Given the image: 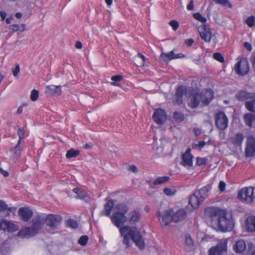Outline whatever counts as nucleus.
<instances>
[{
	"label": "nucleus",
	"mask_w": 255,
	"mask_h": 255,
	"mask_svg": "<svg viewBox=\"0 0 255 255\" xmlns=\"http://www.w3.org/2000/svg\"><path fill=\"white\" fill-rule=\"evenodd\" d=\"M215 124L221 130H224L228 126V119L223 112H219L215 115Z\"/></svg>",
	"instance_id": "nucleus-8"
},
{
	"label": "nucleus",
	"mask_w": 255,
	"mask_h": 255,
	"mask_svg": "<svg viewBox=\"0 0 255 255\" xmlns=\"http://www.w3.org/2000/svg\"><path fill=\"white\" fill-rule=\"evenodd\" d=\"M80 154V151L78 150H75L72 148L67 151L66 157L67 158H71L76 157Z\"/></svg>",
	"instance_id": "nucleus-31"
},
{
	"label": "nucleus",
	"mask_w": 255,
	"mask_h": 255,
	"mask_svg": "<svg viewBox=\"0 0 255 255\" xmlns=\"http://www.w3.org/2000/svg\"><path fill=\"white\" fill-rule=\"evenodd\" d=\"M169 25L172 27L173 30L176 31L179 27V23L175 20H172L169 22Z\"/></svg>",
	"instance_id": "nucleus-44"
},
{
	"label": "nucleus",
	"mask_w": 255,
	"mask_h": 255,
	"mask_svg": "<svg viewBox=\"0 0 255 255\" xmlns=\"http://www.w3.org/2000/svg\"><path fill=\"white\" fill-rule=\"evenodd\" d=\"M138 57L141 58L142 59V62L141 63V65L142 66H144V62L145 61V57L142 55L141 53H137Z\"/></svg>",
	"instance_id": "nucleus-52"
},
{
	"label": "nucleus",
	"mask_w": 255,
	"mask_h": 255,
	"mask_svg": "<svg viewBox=\"0 0 255 255\" xmlns=\"http://www.w3.org/2000/svg\"><path fill=\"white\" fill-rule=\"evenodd\" d=\"M173 213L172 209L167 210L162 213L158 212L156 213V216L160 221L162 226H167L172 221V214Z\"/></svg>",
	"instance_id": "nucleus-10"
},
{
	"label": "nucleus",
	"mask_w": 255,
	"mask_h": 255,
	"mask_svg": "<svg viewBox=\"0 0 255 255\" xmlns=\"http://www.w3.org/2000/svg\"><path fill=\"white\" fill-rule=\"evenodd\" d=\"M152 119L154 122L158 125L164 124L167 119L166 112L161 109L156 110L152 116Z\"/></svg>",
	"instance_id": "nucleus-14"
},
{
	"label": "nucleus",
	"mask_w": 255,
	"mask_h": 255,
	"mask_svg": "<svg viewBox=\"0 0 255 255\" xmlns=\"http://www.w3.org/2000/svg\"><path fill=\"white\" fill-rule=\"evenodd\" d=\"M213 96L214 92L211 89H208L201 93H195L190 99L189 106L192 109L197 108L200 103L203 106H207L212 101Z\"/></svg>",
	"instance_id": "nucleus-4"
},
{
	"label": "nucleus",
	"mask_w": 255,
	"mask_h": 255,
	"mask_svg": "<svg viewBox=\"0 0 255 255\" xmlns=\"http://www.w3.org/2000/svg\"><path fill=\"white\" fill-rule=\"evenodd\" d=\"M25 24H21L20 25H19V31L20 32H23L25 29Z\"/></svg>",
	"instance_id": "nucleus-61"
},
{
	"label": "nucleus",
	"mask_w": 255,
	"mask_h": 255,
	"mask_svg": "<svg viewBox=\"0 0 255 255\" xmlns=\"http://www.w3.org/2000/svg\"><path fill=\"white\" fill-rule=\"evenodd\" d=\"M206 163V160L205 158H201V157H197L196 158V164L198 165V166H202V165H205Z\"/></svg>",
	"instance_id": "nucleus-46"
},
{
	"label": "nucleus",
	"mask_w": 255,
	"mask_h": 255,
	"mask_svg": "<svg viewBox=\"0 0 255 255\" xmlns=\"http://www.w3.org/2000/svg\"><path fill=\"white\" fill-rule=\"evenodd\" d=\"M246 22L250 27H253L255 24V17L253 15L249 16L246 19Z\"/></svg>",
	"instance_id": "nucleus-39"
},
{
	"label": "nucleus",
	"mask_w": 255,
	"mask_h": 255,
	"mask_svg": "<svg viewBox=\"0 0 255 255\" xmlns=\"http://www.w3.org/2000/svg\"><path fill=\"white\" fill-rule=\"evenodd\" d=\"M207 213L214 219L218 218V227L223 232L231 231L234 228V224L231 219L226 218V213L224 210L216 208H208L205 210Z\"/></svg>",
	"instance_id": "nucleus-2"
},
{
	"label": "nucleus",
	"mask_w": 255,
	"mask_h": 255,
	"mask_svg": "<svg viewBox=\"0 0 255 255\" xmlns=\"http://www.w3.org/2000/svg\"><path fill=\"white\" fill-rule=\"evenodd\" d=\"M140 218V214L138 211H132L129 213L128 221L131 224L138 222Z\"/></svg>",
	"instance_id": "nucleus-28"
},
{
	"label": "nucleus",
	"mask_w": 255,
	"mask_h": 255,
	"mask_svg": "<svg viewBox=\"0 0 255 255\" xmlns=\"http://www.w3.org/2000/svg\"><path fill=\"white\" fill-rule=\"evenodd\" d=\"M39 92L36 90H32L30 94V99L32 101H35L38 98Z\"/></svg>",
	"instance_id": "nucleus-42"
},
{
	"label": "nucleus",
	"mask_w": 255,
	"mask_h": 255,
	"mask_svg": "<svg viewBox=\"0 0 255 255\" xmlns=\"http://www.w3.org/2000/svg\"><path fill=\"white\" fill-rule=\"evenodd\" d=\"M114 202L113 199L108 200L105 205L104 210L101 213V214L110 217L112 216L111 213L114 208Z\"/></svg>",
	"instance_id": "nucleus-21"
},
{
	"label": "nucleus",
	"mask_w": 255,
	"mask_h": 255,
	"mask_svg": "<svg viewBox=\"0 0 255 255\" xmlns=\"http://www.w3.org/2000/svg\"><path fill=\"white\" fill-rule=\"evenodd\" d=\"M88 239L89 238L87 236H82L79 238L78 243L82 246H85L87 244Z\"/></svg>",
	"instance_id": "nucleus-41"
},
{
	"label": "nucleus",
	"mask_w": 255,
	"mask_h": 255,
	"mask_svg": "<svg viewBox=\"0 0 255 255\" xmlns=\"http://www.w3.org/2000/svg\"><path fill=\"white\" fill-rule=\"evenodd\" d=\"M20 72V67L18 64H16L14 69H12V74L14 77H17Z\"/></svg>",
	"instance_id": "nucleus-47"
},
{
	"label": "nucleus",
	"mask_w": 255,
	"mask_h": 255,
	"mask_svg": "<svg viewBox=\"0 0 255 255\" xmlns=\"http://www.w3.org/2000/svg\"><path fill=\"white\" fill-rule=\"evenodd\" d=\"M238 62L234 66L236 73L241 76L247 75L250 70L249 62L246 58H238Z\"/></svg>",
	"instance_id": "nucleus-6"
},
{
	"label": "nucleus",
	"mask_w": 255,
	"mask_h": 255,
	"mask_svg": "<svg viewBox=\"0 0 255 255\" xmlns=\"http://www.w3.org/2000/svg\"><path fill=\"white\" fill-rule=\"evenodd\" d=\"M163 192L164 194H165L167 195H171L172 191L170 189L168 188H165L163 190Z\"/></svg>",
	"instance_id": "nucleus-58"
},
{
	"label": "nucleus",
	"mask_w": 255,
	"mask_h": 255,
	"mask_svg": "<svg viewBox=\"0 0 255 255\" xmlns=\"http://www.w3.org/2000/svg\"><path fill=\"white\" fill-rule=\"evenodd\" d=\"M225 187H226V183L224 181H221L220 182L219 185V190L221 192H223L225 191Z\"/></svg>",
	"instance_id": "nucleus-50"
},
{
	"label": "nucleus",
	"mask_w": 255,
	"mask_h": 255,
	"mask_svg": "<svg viewBox=\"0 0 255 255\" xmlns=\"http://www.w3.org/2000/svg\"><path fill=\"white\" fill-rule=\"evenodd\" d=\"M237 197L240 200H243L249 203L252 202L254 198V188L252 187L242 188L239 191Z\"/></svg>",
	"instance_id": "nucleus-7"
},
{
	"label": "nucleus",
	"mask_w": 255,
	"mask_h": 255,
	"mask_svg": "<svg viewBox=\"0 0 255 255\" xmlns=\"http://www.w3.org/2000/svg\"><path fill=\"white\" fill-rule=\"evenodd\" d=\"M62 221V217L59 215L50 214L46 216L45 223L50 228L55 229Z\"/></svg>",
	"instance_id": "nucleus-12"
},
{
	"label": "nucleus",
	"mask_w": 255,
	"mask_h": 255,
	"mask_svg": "<svg viewBox=\"0 0 255 255\" xmlns=\"http://www.w3.org/2000/svg\"><path fill=\"white\" fill-rule=\"evenodd\" d=\"M236 97L239 101H246L245 104L246 108L255 114V93L242 90L237 93Z\"/></svg>",
	"instance_id": "nucleus-5"
},
{
	"label": "nucleus",
	"mask_w": 255,
	"mask_h": 255,
	"mask_svg": "<svg viewBox=\"0 0 255 255\" xmlns=\"http://www.w3.org/2000/svg\"><path fill=\"white\" fill-rule=\"evenodd\" d=\"M246 249V244L244 240H241L236 242L234 250L236 253H243Z\"/></svg>",
	"instance_id": "nucleus-27"
},
{
	"label": "nucleus",
	"mask_w": 255,
	"mask_h": 255,
	"mask_svg": "<svg viewBox=\"0 0 255 255\" xmlns=\"http://www.w3.org/2000/svg\"><path fill=\"white\" fill-rule=\"evenodd\" d=\"M169 179V177L164 176L163 177H159L155 179L153 182L154 185H157L162 184L168 181Z\"/></svg>",
	"instance_id": "nucleus-30"
},
{
	"label": "nucleus",
	"mask_w": 255,
	"mask_h": 255,
	"mask_svg": "<svg viewBox=\"0 0 255 255\" xmlns=\"http://www.w3.org/2000/svg\"><path fill=\"white\" fill-rule=\"evenodd\" d=\"M206 144V142L203 140L198 141V145L200 148H203Z\"/></svg>",
	"instance_id": "nucleus-60"
},
{
	"label": "nucleus",
	"mask_w": 255,
	"mask_h": 255,
	"mask_svg": "<svg viewBox=\"0 0 255 255\" xmlns=\"http://www.w3.org/2000/svg\"><path fill=\"white\" fill-rule=\"evenodd\" d=\"M22 150V147L21 145V142H20V141H18L15 147L11 148L10 151L12 153V156L13 158L17 159L20 156Z\"/></svg>",
	"instance_id": "nucleus-24"
},
{
	"label": "nucleus",
	"mask_w": 255,
	"mask_h": 255,
	"mask_svg": "<svg viewBox=\"0 0 255 255\" xmlns=\"http://www.w3.org/2000/svg\"><path fill=\"white\" fill-rule=\"evenodd\" d=\"M250 61L252 65L253 69L255 70V54L251 57Z\"/></svg>",
	"instance_id": "nucleus-53"
},
{
	"label": "nucleus",
	"mask_w": 255,
	"mask_h": 255,
	"mask_svg": "<svg viewBox=\"0 0 255 255\" xmlns=\"http://www.w3.org/2000/svg\"><path fill=\"white\" fill-rule=\"evenodd\" d=\"M227 241L223 240L219 242L216 247H212L209 251V255H224L227 250Z\"/></svg>",
	"instance_id": "nucleus-9"
},
{
	"label": "nucleus",
	"mask_w": 255,
	"mask_h": 255,
	"mask_svg": "<svg viewBox=\"0 0 255 255\" xmlns=\"http://www.w3.org/2000/svg\"><path fill=\"white\" fill-rule=\"evenodd\" d=\"M9 29L13 32H17L19 30V25L17 24H12L9 26Z\"/></svg>",
	"instance_id": "nucleus-49"
},
{
	"label": "nucleus",
	"mask_w": 255,
	"mask_h": 255,
	"mask_svg": "<svg viewBox=\"0 0 255 255\" xmlns=\"http://www.w3.org/2000/svg\"><path fill=\"white\" fill-rule=\"evenodd\" d=\"M0 173L5 177H7L9 175L8 172L1 168H0Z\"/></svg>",
	"instance_id": "nucleus-57"
},
{
	"label": "nucleus",
	"mask_w": 255,
	"mask_h": 255,
	"mask_svg": "<svg viewBox=\"0 0 255 255\" xmlns=\"http://www.w3.org/2000/svg\"><path fill=\"white\" fill-rule=\"evenodd\" d=\"M194 42V40L192 38L188 39L186 40V41H185L186 44L189 46H192V44H193Z\"/></svg>",
	"instance_id": "nucleus-56"
},
{
	"label": "nucleus",
	"mask_w": 255,
	"mask_h": 255,
	"mask_svg": "<svg viewBox=\"0 0 255 255\" xmlns=\"http://www.w3.org/2000/svg\"><path fill=\"white\" fill-rule=\"evenodd\" d=\"M46 216L44 214H39L34 217L32 220V225L31 227H25L21 229L17 236L22 238H29L37 234L38 230L42 228L45 223Z\"/></svg>",
	"instance_id": "nucleus-3"
},
{
	"label": "nucleus",
	"mask_w": 255,
	"mask_h": 255,
	"mask_svg": "<svg viewBox=\"0 0 255 255\" xmlns=\"http://www.w3.org/2000/svg\"><path fill=\"white\" fill-rule=\"evenodd\" d=\"M17 134L19 137L18 141L21 142V140L25 138V130L23 128H19L17 131Z\"/></svg>",
	"instance_id": "nucleus-40"
},
{
	"label": "nucleus",
	"mask_w": 255,
	"mask_h": 255,
	"mask_svg": "<svg viewBox=\"0 0 255 255\" xmlns=\"http://www.w3.org/2000/svg\"><path fill=\"white\" fill-rule=\"evenodd\" d=\"M173 118L176 121L182 122L184 120V115L182 113L175 112L173 114Z\"/></svg>",
	"instance_id": "nucleus-36"
},
{
	"label": "nucleus",
	"mask_w": 255,
	"mask_h": 255,
	"mask_svg": "<svg viewBox=\"0 0 255 255\" xmlns=\"http://www.w3.org/2000/svg\"><path fill=\"white\" fill-rule=\"evenodd\" d=\"M213 57L215 60H216L220 62H223L224 61V58L222 55V54L220 53H218V52L215 53L213 54Z\"/></svg>",
	"instance_id": "nucleus-43"
},
{
	"label": "nucleus",
	"mask_w": 255,
	"mask_h": 255,
	"mask_svg": "<svg viewBox=\"0 0 255 255\" xmlns=\"http://www.w3.org/2000/svg\"><path fill=\"white\" fill-rule=\"evenodd\" d=\"M217 4L226 6L230 8L233 7L232 4L229 0H213Z\"/></svg>",
	"instance_id": "nucleus-32"
},
{
	"label": "nucleus",
	"mask_w": 255,
	"mask_h": 255,
	"mask_svg": "<svg viewBox=\"0 0 255 255\" xmlns=\"http://www.w3.org/2000/svg\"><path fill=\"white\" fill-rule=\"evenodd\" d=\"M185 243L186 244L189 246H191L193 245V241L190 236L186 235Z\"/></svg>",
	"instance_id": "nucleus-48"
},
{
	"label": "nucleus",
	"mask_w": 255,
	"mask_h": 255,
	"mask_svg": "<svg viewBox=\"0 0 255 255\" xmlns=\"http://www.w3.org/2000/svg\"><path fill=\"white\" fill-rule=\"evenodd\" d=\"M0 230L7 232H14L19 230L17 225L5 219L0 221Z\"/></svg>",
	"instance_id": "nucleus-13"
},
{
	"label": "nucleus",
	"mask_w": 255,
	"mask_h": 255,
	"mask_svg": "<svg viewBox=\"0 0 255 255\" xmlns=\"http://www.w3.org/2000/svg\"><path fill=\"white\" fill-rule=\"evenodd\" d=\"M194 8V1L193 0H190L189 3L187 6V9L189 10H192Z\"/></svg>",
	"instance_id": "nucleus-54"
},
{
	"label": "nucleus",
	"mask_w": 255,
	"mask_h": 255,
	"mask_svg": "<svg viewBox=\"0 0 255 255\" xmlns=\"http://www.w3.org/2000/svg\"><path fill=\"white\" fill-rule=\"evenodd\" d=\"M193 156L191 154V149L188 148L181 156L180 164L184 167H191L193 166Z\"/></svg>",
	"instance_id": "nucleus-11"
},
{
	"label": "nucleus",
	"mask_w": 255,
	"mask_h": 255,
	"mask_svg": "<svg viewBox=\"0 0 255 255\" xmlns=\"http://www.w3.org/2000/svg\"><path fill=\"white\" fill-rule=\"evenodd\" d=\"M246 156L247 157H252L255 155V142H251L249 143L245 149Z\"/></svg>",
	"instance_id": "nucleus-26"
},
{
	"label": "nucleus",
	"mask_w": 255,
	"mask_h": 255,
	"mask_svg": "<svg viewBox=\"0 0 255 255\" xmlns=\"http://www.w3.org/2000/svg\"><path fill=\"white\" fill-rule=\"evenodd\" d=\"M175 103L177 105H180L183 102V96H175Z\"/></svg>",
	"instance_id": "nucleus-51"
},
{
	"label": "nucleus",
	"mask_w": 255,
	"mask_h": 255,
	"mask_svg": "<svg viewBox=\"0 0 255 255\" xmlns=\"http://www.w3.org/2000/svg\"><path fill=\"white\" fill-rule=\"evenodd\" d=\"M186 216V212L185 210L180 209L172 215V221L174 222H178L184 219Z\"/></svg>",
	"instance_id": "nucleus-22"
},
{
	"label": "nucleus",
	"mask_w": 255,
	"mask_h": 255,
	"mask_svg": "<svg viewBox=\"0 0 255 255\" xmlns=\"http://www.w3.org/2000/svg\"><path fill=\"white\" fill-rule=\"evenodd\" d=\"M200 199V197L197 194H196V193L194 192L189 199V204L191 205L193 209H196L203 202V200Z\"/></svg>",
	"instance_id": "nucleus-20"
},
{
	"label": "nucleus",
	"mask_w": 255,
	"mask_h": 255,
	"mask_svg": "<svg viewBox=\"0 0 255 255\" xmlns=\"http://www.w3.org/2000/svg\"><path fill=\"white\" fill-rule=\"evenodd\" d=\"M22 111H23V106H20L18 108L16 113H17V114H20L22 112Z\"/></svg>",
	"instance_id": "nucleus-64"
},
{
	"label": "nucleus",
	"mask_w": 255,
	"mask_h": 255,
	"mask_svg": "<svg viewBox=\"0 0 255 255\" xmlns=\"http://www.w3.org/2000/svg\"><path fill=\"white\" fill-rule=\"evenodd\" d=\"M198 32L202 40L210 42L212 38V33L210 27L203 24L198 28Z\"/></svg>",
	"instance_id": "nucleus-15"
},
{
	"label": "nucleus",
	"mask_w": 255,
	"mask_h": 255,
	"mask_svg": "<svg viewBox=\"0 0 255 255\" xmlns=\"http://www.w3.org/2000/svg\"><path fill=\"white\" fill-rule=\"evenodd\" d=\"M128 211L125 204H118L114 207V213L110 216L112 223L118 228L121 237L123 238V244L128 249L132 242L140 250L145 248V240L135 227L124 226L128 221L126 215Z\"/></svg>",
	"instance_id": "nucleus-1"
},
{
	"label": "nucleus",
	"mask_w": 255,
	"mask_h": 255,
	"mask_svg": "<svg viewBox=\"0 0 255 255\" xmlns=\"http://www.w3.org/2000/svg\"><path fill=\"white\" fill-rule=\"evenodd\" d=\"M244 138L242 133H238L232 138V142L236 146H241Z\"/></svg>",
	"instance_id": "nucleus-29"
},
{
	"label": "nucleus",
	"mask_w": 255,
	"mask_h": 255,
	"mask_svg": "<svg viewBox=\"0 0 255 255\" xmlns=\"http://www.w3.org/2000/svg\"><path fill=\"white\" fill-rule=\"evenodd\" d=\"M184 92V89L183 86H179L176 91L175 96H183Z\"/></svg>",
	"instance_id": "nucleus-45"
},
{
	"label": "nucleus",
	"mask_w": 255,
	"mask_h": 255,
	"mask_svg": "<svg viewBox=\"0 0 255 255\" xmlns=\"http://www.w3.org/2000/svg\"><path fill=\"white\" fill-rule=\"evenodd\" d=\"M193 16L195 19L203 23H205L207 21L206 18L203 16L199 12L194 13Z\"/></svg>",
	"instance_id": "nucleus-38"
},
{
	"label": "nucleus",
	"mask_w": 255,
	"mask_h": 255,
	"mask_svg": "<svg viewBox=\"0 0 255 255\" xmlns=\"http://www.w3.org/2000/svg\"><path fill=\"white\" fill-rule=\"evenodd\" d=\"M66 227L72 229H76L78 227L77 221L74 219H69L66 221Z\"/></svg>",
	"instance_id": "nucleus-34"
},
{
	"label": "nucleus",
	"mask_w": 255,
	"mask_h": 255,
	"mask_svg": "<svg viewBox=\"0 0 255 255\" xmlns=\"http://www.w3.org/2000/svg\"><path fill=\"white\" fill-rule=\"evenodd\" d=\"M244 46L249 51H251L252 50V46L251 44L247 42L244 43Z\"/></svg>",
	"instance_id": "nucleus-55"
},
{
	"label": "nucleus",
	"mask_w": 255,
	"mask_h": 255,
	"mask_svg": "<svg viewBox=\"0 0 255 255\" xmlns=\"http://www.w3.org/2000/svg\"><path fill=\"white\" fill-rule=\"evenodd\" d=\"M129 170L131 171L132 172L134 173L137 172L138 171L137 168L134 165H132L129 166Z\"/></svg>",
	"instance_id": "nucleus-59"
},
{
	"label": "nucleus",
	"mask_w": 255,
	"mask_h": 255,
	"mask_svg": "<svg viewBox=\"0 0 255 255\" xmlns=\"http://www.w3.org/2000/svg\"><path fill=\"white\" fill-rule=\"evenodd\" d=\"M185 55L182 53L175 54L173 51L168 53H162L160 58L164 61L168 62L171 60L184 57Z\"/></svg>",
	"instance_id": "nucleus-17"
},
{
	"label": "nucleus",
	"mask_w": 255,
	"mask_h": 255,
	"mask_svg": "<svg viewBox=\"0 0 255 255\" xmlns=\"http://www.w3.org/2000/svg\"><path fill=\"white\" fill-rule=\"evenodd\" d=\"M123 79V76L122 75H115L112 76L111 78V80L114 81L111 83L112 85L120 86V84L116 83V82L120 81Z\"/></svg>",
	"instance_id": "nucleus-37"
},
{
	"label": "nucleus",
	"mask_w": 255,
	"mask_h": 255,
	"mask_svg": "<svg viewBox=\"0 0 255 255\" xmlns=\"http://www.w3.org/2000/svg\"><path fill=\"white\" fill-rule=\"evenodd\" d=\"M20 219L24 222H28L32 217L33 211L29 207H21L18 211Z\"/></svg>",
	"instance_id": "nucleus-16"
},
{
	"label": "nucleus",
	"mask_w": 255,
	"mask_h": 255,
	"mask_svg": "<svg viewBox=\"0 0 255 255\" xmlns=\"http://www.w3.org/2000/svg\"><path fill=\"white\" fill-rule=\"evenodd\" d=\"M73 192L77 194L79 198L83 199L86 196L85 192L79 188H74Z\"/></svg>",
	"instance_id": "nucleus-35"
},
{
	"label": "nucleus",
	"mask_w": 255,
	"mask_h": 255,
	"mask_svg": "<svg viewBox=\"0 0 255 255\" xmlns=\"http://www.w3.org/2000/svg\"><path fill=\"white\" fill-rule=\"evenodd\" d=\"M211 185L207 184L201 189L196 190L195 192L196 194H197V195L200 197V200L204 201L205 199L208 197L209 193L211 191Z\"/></svg>",
	"instance_id": "nucleus-18"
},
{
	"label": "nucleus",
	"mask_w": 255,
	"mask_h": 255,
	"mask_svg": "<svg viewBox=\"0 0 255 255\" xmlns=\"http://www.w3.org/2000/svg\"><path fill=\"white\" fill-rule=\"evenodd\" d=\"M246 125L250 127H255V115L251 113H247L244 116Z\"/></svg>",
	"instance_id": "nucleus-23"
},
{
	"label": "nucleus",
	"mask_w": 255,
	"mask_h": 255,
	"mask_svg": "<svg viewBox=\"0 0 255 255\" xmlns=\"http://www.w3.org/2000/svg\"><path fill=\"white\" fill-rule=\"evenodd\" d=\"M247 230L249 232H253L255 231V216H251L246 219Z\"/></svg>",
	"instance_id": "nucleus-25"
},
{
	"label": "nucleus",
	"mask_w": 255,
	"mask_h": 255,
	"mask_svg": "<svg viewBox=\"0 0 255 255\" xmlns=\"http://www.w3.org/2000/svg\"><path fill=\"white\" fill-rule=\"evenodd\" d=\"M45 93L47 97L59 96L61 93V86L50 85L47 86Z\"/></svg>",
	"instance_id": "nucleus-19"
},
{
	"label": "nucleus",
	"mask_w": 255,
	"mask_h": 255,
	"mask_svg": "<svg viewBox=\"0 0 255 255\" xmlns=\"http://www.w3.org/2000/svg\"><path fill=\"white\" fill-rule=\"evenodd\" d=\"M6 16V13L4 11H0V16L2 20H4Z\"/></svg>",
	"instance_id": "nucleus-62"
},
{
	"label": "nucleus",
	"mask_w": 255,
	"mask_h": 255,
	"mask_svg": "<svg viewBox=\"0 0 255 255\" xmlns=\"http://www.w3.org/2000/svg\"><path fill=\"white\" fill-rule=\"evenodd\" d=\"M75 47L78 49H81L82 47V45L81 42L77 41L75 44Z\"/></svg>",
	"instance_id": "nucleus-63"
},
{
	"label": "nucleus",
	"mask_w": 255,
	"mask_h": 255,
	"mask_svg": "<svg viewBox=\"0 0 255 255\" xmlns=\"http://www.w3.org/2000/svg\"><path fill=\"white\" fill-rule=\"evenodd\" d=\"M6 211H8V214H9L10 212L12 211V209L10 207H8L3 201L0 200V213Z\"/></svg>",
	"instance_id": "nucleus-33"
}]
</instances>
